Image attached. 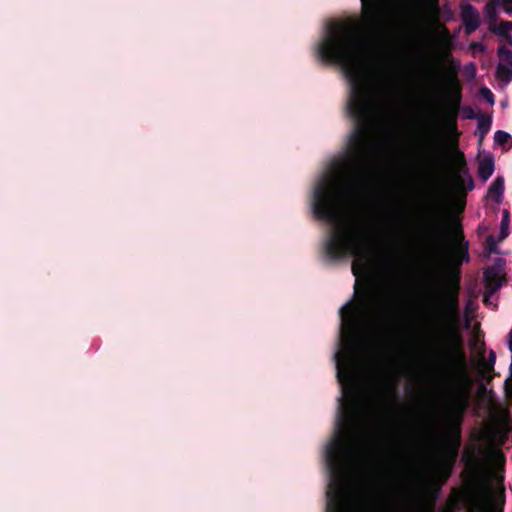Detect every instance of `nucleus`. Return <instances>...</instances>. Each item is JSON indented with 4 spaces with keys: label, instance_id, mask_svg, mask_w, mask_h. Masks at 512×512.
I'll return each mask as SVG.
<instances>
[{
    "label": "nucleus",
    "instance_id": "obj_1",
    "mask_svg": "<svg viewBox=\"0 0 512 512\" xmlns=\"http://www.w3.org/2000/svg\"><path fill=\"white\" fill-rule=\"evenodd\" d=\"M324 63L339 65L350 83L346 104L354 129L349 135L348 148L335 160L333 174L325 175L313 193L312 210L315 217L334 226L324 241L325 256L332 261L354 257L352 273L357 278L354 289L356 301L340 309L343 338L350 344L357 340L363 319L379 305L378 288L369 280L359 283L360 276L369 274L368 249L372 231L360 224L344 222L342 201L346 195L359 193L367 182V165L372 148L371 134L374 117L381 100V86L368 66V55H317Z\"/></svg>",
    "mask_w": 512,
    "mask_h": 512
},
{
    "label": "nucleus",
    "instance_id": "obj_2",
    "mask_svg": "<svg viewBox=\"0 0 512 512\" xmlns=\"http://www.w3.org/2000/svg\"><path fill=\"white\" fill-rule=\"evenodd\" d=\"M433 339L441 344L442 367L453 372V385L444 391L435 410V427L441 432L442 451L429 477L417 474L422 499L433 507L451 477L461 446L462 424L470 407L472 379L459 331V295H440L429 304Z\"/></svg>",
    "mask_w": 512,
    "mask_h": 512
},
{
    "label": "nucleus",
    "instance_id": "obj_3",
    "mask_svg": "<svg viewBox=\"0 0 512 512\" xmlns=\"http://www.w3.org/2000/svg\"><path fill=\"white\" fill-rule=\"evenodd\" d=\"M361 411L356 404L340 409L334 435L325 449V460L331 483L327 492L326 512H344L341 480L347 460L356 454L363 444L359 432Z\"/></svg>",
    "mask_w": 512,
    "mask_h": 512
},
{
    "label": "nucleus",
    "instance_id": "obj_4",
    "mask_svg": "<svg viewBox=\"0 0 512 512\" xmlns=\"http://www.w3.org/2000/svg\"><path fill=\"white\" fill-rule=\"evenodd\" d=\"M417 239L423 251L431 256L439 257L449 253L451 262L457 267L470 260L469 243L465 241L458 221L452 230L442 217L430 214L422 222Z\"/></svg>",
    "mask_w": 512,
    "mask_h": 512
},
{
    "label": "nucleus",
    "instance_id": "obj_5",
    "mask_svg": "<svg viewBox=\"0 0 512 512\" xmlns=\"http://www.w3.org/2000/svg\"><path fill=\"white\" fill-rule=\"evenodd\" d=\"M489 459L495 466L479 464L481 477V499L477 503L478 512H503L505 505V489L503 487L506 457L499 450H488Z\"/></svg>",
    "mask_w": 512,
    "mask_h": 512
},
{
    "label": "nucleus",
    "instance_id": "obj_6",
    "mask_svg": "<svg viewBox=\"0 0 512 512\" xmlns=\"http://www.w3.org/2000/svg\"><path fill=\"white\" fill-rule=\"evenodd\" d=\"M451 71L445 73V81L447 85L446 96L448 105L443 111L445 123L456 130V119L458 117L460 104H461V86L457 77V71L460 68V63L453 58L450 60Z\"/></svg>",
    "mask_w": 512,
    "mask_h": 512
},
{
    "label": "nucleus",
    "instance_id": "obj_7",
    "mask_svg": "<svg viewBox=\"0 0 512 512\" xmlns=\"http://www.w3.org/2000/svg\"><path fill=\"white\" fill-rule=\"evenodd\" d=\"M456 160L458 165L453 168L451 173L452 189L455 193L465 197L466 193L474 188V181L466 166L464 153L458 151Z\"/></svg>",
    "mask_w": 512,
    "mask_h": 512
},
{
    "label": "nucleus",
    "instance_id": "obj_8",
    "mask_svg": "<svg viewBox=\"0 0 512 512\" xmlns=\"http://www.w3.org/2000/svg\"><path fill=\"white\" fill-rule=\"evenodd\" d=\"M366 23L374 29L381 26L387 0H360Z\"/></svg>",
    "mask_w": 512,
    "mask_h": 512
},
{
    "label": "nucleus",
    "instance_id": "obj_9",
    "mask_svg": "<svg viewBox=\"0 0 512 512\" xmlns=\"http://www.w3.org/2000/svg\"><path fill=\"white\" fill-rule=\"evenodd\" d=\"M460 17L467 35H471L479 28L481 23L480 14L473 5H462Z\"/></svg>",
    "mask_w": 512,
    "mask_h": 512
},
{
    "label": "nucleus",
    "instance_id": "obj_10",
    "mask_svg": "<svg viewBox=\"0 0 512 512\" xmlns=\"http://www.w3.org/2000/svg\"><path fill=\"white\" fill-rule=\"evenodd\" d=\"M483 281L488 290L487 294L484 296V302L486 303L488 294H494L502 286L500 268L497 265L487 267L483 272Z\"/></svg>",
    "mask_w": 512,
    "mask_h": 512
},
{
    "label": "nucleus",
    "instance_id": "obj_11",
    "mask_svg": "<svg viewBox=\"0 0 512 512\" xmlns=\"http://www.w3.org/2000/svg\"><path fill=\"white\" fill-rule=\"evenodd\" d=\"M336 359L337 378L340 383L346 382L350 378V369L353 364V358L348 353L337 352L334 355Z\"/></svg>",
    "mask_w": 512,
    "mask_h": 512
},
{
    "label": "nucleus",
    "instance_id": "obj_12",
    "mask_svg": "<svg viewBox=\"0 0 512 512\" xmlns=\"http://www.w3.org/2000/svg\"><path fill=\"white\" fill-rule=\"evenodd\" d=\"M437 139L438 133L436 129H434L422 157V161L426 165L434 164L438 158Z\"/></svg>",
    "mask_w": 512,
    "mask_h": 512
},
{
    "label": "nucleus",
    "instance_id": "obj_13",
    "mask_svg": "<svg viewBox=\"0 0 512 512\" xmlns=\"http://www.w3.org/2000/svg\"><path fill=\"white\" fill-rule=\"evenodd\" d=\"M494 160L491 156L485 157L479 162L478 176L482 181H487L494 172Z\"/></svg>",
    "mask_w": 512,
    "mask_h": 512
},
{
    "label": "nucleus",
    "instance_id": "obj_14",
    "mask_svg": "<svg viewBox=\"0 0 512 512\" xmlns=\"http://www.w3.org/2000/svg\"><path fill=\"white\" fill-rule=\"evenodd\" d=\"M504 193V179L497 177L488 189V196L496 203H499Z\"/></svg>",
    "mask_w": 512,
    "mask_h": 512
},
{
    "label": "nucleus",
    "instance_id": "obj_15",
    "mask_svg": "<svg viewBox=\"0 0 512 512\" xmlns=\"http://www.w3.org/2000/svg\"><path fill=\"white\" fill-rule=\"evenodd\" d=\"M490 31L500 37L506 38L512 44V36L509 32L512 31V21H500L499 24L492 25Z\"/></svg>",
    "mask_w": 512,
    "mask_h": 512
},
{
    "label": "nucleus",
    "instance_id": "obj_16",
    "mask_svg": "<svg viewBox=\"0 0 512 512\" xmlns=\"http://www.w3.org/2000/svg\"><path fill=\"white\" fill-rule=\"evenodd\" d=\"M492 125V119L490 116L481 115L478 118L477 131L476 134L479 138V142L481 143L486 135L489 133Z\"/></svg>",
    "mask_w": 512,
    "mask_h": 512
},
{
    "label": "nucleus",
    "instance_id": "obj_17",
    "mask_svg": "<svg viewBox=\"0 0 512 512\" xmlns=\"http://www.w3.org/2000/svg\"><path fill=\"white\" fill-rule=\"evenodd\" d=\"M484 14L488 20L489 28L492 25H496L498 21V15L496 11V4L494 1H489L484 8Z\"/></svg>",
    "mask_w": 512,
    "mask_h": 512
},
{
    "label": "nucleus",
    "instance_id": "obj_18",
    "mask_svg": "<svg viewBox=\"0 0 512 512\" xmlns=\"http://www.w3.org/2000/svg\"><path fill=\"white\" fill-rule=\"evenodd\" d=\"M496 76L502 81L510 82L512 80V67L503 63H498Z\"/></svg>",
    "mask_w": 512,
    "mask_h": 512
},
{
    "label": "nucleus",
    "instance_id": "obj_19",
    "mask_svg": "<svg viewBox=\"0 0 512 512\" xmlns=\"http://www.w3.org/2000/svg\"><path fill=\"white\" fill-rule=\"evenodd\" d=\"M497 54L499 57V63H503L512 67V50L506 48L505 46H500L497 50Z\"/></svg>",
    "mask_w": 512,
    "mask_h": 512
},
{
    "label": "nucleus",
    "instance_id": "obj_20",
    "mask_svg": "<svg viewBox=\"0 0 512 512\" xmlns=\"http://www.w3.org/2000/svg\"><path fill=\"white\" fill-rule=\"evenodd\" d=\"M357 510L359 512H372L374 510V505L366 494L361 495L357 503Z\"/></svg>",
    "mask_w": 512,
    "mask_h": 512
},
{
    "label": "nucleus",
    "instance_id": "obj_21",
    "mask_svg": "<svg viewBox=\"0 0 512 512\" xmlns=\"http://www.w3.org/2000/svg\"><path fill=\"white\" fill-rule=\"evenodd\" d=\"M508 225H509V212L503 211L501 224H500V239H504L508 236Z\"/></svg>",
    "mask_w": 512,
    "mask_h": 512
},
{
    "label": "nucleus",
    "instance_id": "obj_22",
    "mask_svg": "<svg viewBox=\"0 0 512 512\" xmlns=\"http://www.w3.org/2000/svg\"><path fill=\"white\" fill-rule=\"evenodd\" d=\"M511 140V135L505 131L498 130L494 134V142L498 145L504 146Z\"/></svg>",
    "mask_w": 512,
    "mask_h": 512
},
{
    "label": "nucleus",
    "instance_id": "obj_23",
    "mask_svg": "<svg viewBox=\"0 0 512 512\" xmlns=\"http://www.w3.org/2000/svg\"><path fill=\"white\" fill-rule=\"evenodd\" d=\"M495 362L496 353L493 350H490L487 360L483 362V368H485L488 372H494Z\"/></svg>",
    "mask_w": 512,
    "mask_h": 512
},
{
    "label": "nucleus",
    "instance_id": "obj_24",
    "mask_svg": "<svg viewBox=\"0 0 512 512\" xmlns=\"http://www.w3.org/2000/svg\"><path fill=\"white\" fill-rule=\"evenodd\" d=\"M429 77H430V82L432 83L433 86H436L439 84V72L435 65L429 66Z\"/></svg>",
    "mask_w": 512,
    "mask_h": 512
},
{
    "label": "nucleus",
    "instance_id": "obj_25",
    "mask_svg": "<svg viewBox=\"0 0 512 512\" xmlns=\"http://www.w3.org/2000/svg\"><path fill=\"white\" fill-rule=\"evenodd\" d=\"M480 95L489 104H493L494 103V94L491 92V90L489 88H487V87L481 88L480 89Z\"/></svg>",
    "mask_w": 512,
    "mask_h": 512
},
{
    "label": "nucleus",
    "instance_id": "obj_26",
    "mask_svg": "<svg viewBox=\"0 0 512 512\" xmlns=\"http://www.w3.org/2000/svg\"><path fill=\"white\" fill-rule=\"evenodd\" d=\"M430 11L438 17L440 12L439 0H427Z\"/></svg>",
    "mask_w": 512,
    "mask_h": 512
},
{
    "label": "nucleus",
    "instance_id": "obj_27",
    "mask_svg": "<svg viewBox=\"0 0 512 512\" xmlns=\"http://www.w3.org/2000/svg\"><path fill=\"white\" fill-rule=\"evenodd\" d=\"M479 376L486 384H490L494 379V374H491V372H488L485 368L479 371Z\"/></svg>",
    "mask_w": 512,
    "mask_h": 512
},
{
    "label": "nucleus",
    "instance_id": "obj_28",
    "mask_svg": "<svg viewBox=\"0 0 512 512\" xmlns=\"http://www.w3.org/2000/svg\"><path fill=\"white\" fill-rule=\"evenodd\" d=\"M486 249L488 252H496V241L493 235H489L486 239Z\"/></svg>",
    "mask_w": 512,
    "mask_h": 512
},
{
    "label": "nucleus",
    "instance_id": "obj_29",
    "mask_svg": "<svg viewBox=\"0 0 512 512\" xmlns=\"http://www.w3.org/2000/svg\"><path fill=\"white\" fill-rule=\"evenodd\" d=\"M504 391L510 400H512V378L508 377L504 382Z\"/></svg>",
    "mask_w": 512,
    "mask_h": 512
},
{
    "label": "nucleus",
    "instance_id": "obj_30",
    "mask_svg": "<svg viewBox=\"0 0 512 512\" xmlns=\"http://www.w3.org/2000/svg\"><path fill=\"white\" fill-rule=\"evenodd\" d=\"M506 13L512 14V0H500Z\"/></svg>",
    "mask_w": 512,
    "mask_h": 512
},
{
    "label": "nucleus",
    "instance_id": "obj_31",
    "mask_svg": "<svg viewBox=\"0 0 512 512\" xmlns=\"http://www.w3.org/2000/svg\"><path fill=\"white\" fill-rule=\"evenodd\" d=\"M464 112H465V117L467 119H474L476 118V114L474 113L473 109L471 107H465L464 108Z\"/></svg>",
    "mask_w": 512,
    "mask_h": 512
},
{
    "label": "nucleus",
    "instance_id": "obj_32",
    "mask_svg": "<svg viewBox=\"0 0 512 512\" xmlns=\"http://www.w3.org/2000/svg\"><path fill=\"white\" fill-rule=\"evenodd\" d=\"M487 391V384L484 382H481L478 387L479 394H484Z\"/></svg>",
    "mask_w": 512,
    "mask_h": 512
},
{
    "label": "nucleus",
    "instance_id": "obj_33",
    "mask_svg": "<svg viewBox=\"0 0 512 512\" xmlns=\"http://www.w3.org/2000/svg\"><path fill=\"white\" fill-rule=\"evenodd\" d=\"M442 34L446 39H450V32L444 25H442Z\"/></svg>",
    "mask_w": 512,
    "mask_h": 512
},
{
    "label": "nucleus",
    "instance_id": "obj_34",
    "mask_svg": "<svg viewBox=\"0 0 512 512\" xmlns=\"http://www.w3.org/2000/svg\"><path fill=\"white\" fill-rule=\"evenodd\" d=\"M508 349L512 352V329L510 330L508 334Z\"/></svg>",
    "mask_w": 512,
    "mask_h": 512
},
{
    "label": "nucleus",
    "instance_id": "obj_35",
    "mask_svg": "<svg viewBox=\"0 0 512 512\" xmlns=\"http://www.w3.org/2000/svg\"><path fill=\"white\" fill-rule=\"evenodd\" d=\"M471 46H472V48H474V49H479V50H481V51H483V50H484V45H483L482 43H477V42H475V43H473Z\"/></svg>",
    "mask_w": 512,
    "mask_h": 512
},
{
    "label": "nucleus",
    "instance_id": "obj_36",
    "mask_svg": "<svg viewBox=\"0 0 512 512\" xmlns=\"http://www.w3.org/2000/svg\"><path fill=\"white\" fill-rule=\"evenodd\" d=\"M484 394L487 395L489 398H492L494 396V391L493 389H487L486 393Z\"/></svg>",
    "mask_w": 512,
    "mask_h": 512
},
{
    "label": "nucleus",
    "instance_id": "obj_37",
    "mask_svg": "<svg viewBox=\"0 0 512 512\" xmlns=\"http://www.w3.org/2000/svg\"><path fill=\"white\" fill-rule=\"evenodd\" d=\"M491 374H494V377L499 375V374H498V373H496L495 371H494V372H491Z\"/></svg>",
    "mask_w": 512,
    "mask_h": 512
}]
</instances>
